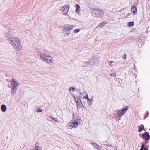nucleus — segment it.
Segmentation results:
<instances>
[{"instance_id":"obj_1","label":"nucleus","mask_w":150,"mask_h":150,"mask_svg":"<svg viewBox=\"0 0 150 150\" xmlns=\"http://www.w3.org/2000/svg\"><path fill=\"white\" fill-rule=\"evenodd\" d=\"M9 40L16 50L20 51L22 50V46L17 38L11 37L9 38Z\"/></svg>"},{"instance_id":"obj_2","label":"nucleus","mask_w":150,"mask_h":150,"mask_svg":"<svg viewBox=\"0 0 150 150\" xmlns=\"http://www.w3.org/2000/svg\"><path fill=\"white\" fill-rule=\"evenodd\" d=\"M82 122L81 119L79 117H77L75 121L73 122H69L67 125V126L69 129L76 128Z\"/></svg>"},{"instance_id":"obj_3","label":"nucleus","mask_w":150,"mask_h":150,"mask_svg":"<svg viewBox=\"0 0 150 150\" xmlns=\"http://www.w3.org/2000/svg\"><path fill=\"white\" fill-rule=\"evenodd\" d=\"M91 13L93 16L101 18L103 16L104 13L101 10L96 8L92 10Z\"/></svg>"},{"instance_id":"obj_4","label":"nucleus","mask_w":150,"mask_h":150,"mask_svg":"<svg viewBox=\"0 0 150 150\" xmlns=\"http://www.w3.org/2000/svg\"><path fill=\"white\" fill-rule=\"evenodd\" d=\"M40 57L45 62H47L48 63H52L53 62V60L52 57L47 56L46 57L44 54H41L40 55Z\"/></svg>"},{"instance_id":"obj_5","label":"nucleus","mask_w":150,"mask_h":150,"mask_svg":"<svg viewBox=\"0 0 150 150\" xmlns=\"http://www.w3.org/2000/svg\"><path fill=\"white\" fill-rule=\"evenodd\" d=\"M129 108V107L126 106L122 109L120 110L118 112V115L119 116H122L125 112Z\"/></svg>"},{"instance_id":"obj_6","label":"nucleus","mask_w":150,"mask_h":150,"mask_svg":"<svg viewBox=\"0 0 150 150\" xmlns=\"http://www.w3.org/2000/svg\"><path fill=\"white\" fill-rule=\"evenodd\" d=\"M74 26L71 25L67 24L64 26L63 31L65 32H69L70 30H73Z\"/></svg>"},{"instance_id":"obj_7","label":"nucleus","mask_w":150,"mask_h":150,"mask_svg":"<svg viewBox=\"0 0 150 150\" xmlns=\"http://www.w3.org/2000/svg\"><path fill=\"white\" fill-rule=\"evenodd\" d=\"M131 11L132 14L135 15L137 13V11L136 7L134 5L131 6Z\"/></svg>"},{"instance_id":"obj_8","label":"nucleus","mask_w":150,"mask_h":150,"mask_svg":"<svg viewBox=\"0 0 150 150\" xmlns=\"http://www.w3.org/2000/svg\"><path fill=\"white\" fill-rule=\"evenodd\" d=\"M142 138L144 139L146 141L149 140L150 139V136L148 132H145L143 134Z\"/></svg>"},{"instance_id":"obj_9","label":"nucleus","mask_w":150,"mask_h":150,"mask_svg":"<svg viewBox=\"0 0 150 150\" xmlns=\"http://www.w3.org/2000/svg\"><path fill=\"white\" fill-rule=\"evenodd\" d=\"M11 83L12 87L17 88L18 83L17 82L15 81L14 79H12L11 81Z\"/></svg>"},{"instance_id":"obj_10","label":"nucleus","mask_w":150,"mask_h":150,"mask_svg":"<svg viewBox=\"0 0 150 150\" xmlns=\"http://www.w3.org/2000/svg\"><path fill=\"white\" fill-rule=\"evenodd\" d=\"M80 97L83 99H88V96L87 93L86 92H84L81 93L80 95Z\"/></svg>"},{"instance_id":"obj_11","label":"nucleus","mask_w":150,"mask_h":150,"mask_svg":"<svg viewBox=\"0 0 150 150\" xmlns=\"http://www.w3.org/2000/svg\"><path fill=\"white\" fill-rule=\"evenodd\" d=\"M63 8V10H62L63 13L64 14H67L69 9V7L66 5H64L62 8V9Z\"/></svg>"},{"instance_id":"obj_12","label":"nucleus","mask_w":150,"mask_h":150,"mask_svg":"<svg viewBox=\"0 0 150 150\" xmlns=\"http://www.w3.org/2000/svg\"><path fill=\"white\" fill-rule=\"evenodd\" d=\"M138 127V131L139 132H141L144 129V127L143 124H141Z\"/></svg>"},{"instance_id":"obj_13","label":"nucleus","mask_w":150,"mask_h":150,"mask_svg":"<svg viewBox=\"0 0 150 150\" xmlns=\"http://www.w3.org/2000/svg\"><path fill=\"white\" fill-rule=\"evenodd\" d=\"M108 23L106 21H105L102 22L100 23L98 26V27H102L103 26H104L105 24H106Z\"/></svg>"},{"instance_id":"obj_14","label":"nucleus","mask_w":150,"mask_h":150,"mask_svg":"<svg viewBox=\"0 0 150 150\" xmlns=\"http://www.w3.org/2000/svg\"><path fill=\"white\" fill-rule=\"evenodd\" d=\"M1 109L2 112H4L6 110V107L5 105H2L1 106Z\"/></svg>"},{"instance_id":"obj_15","label":"nucleus","mask_w":150,"mask_h":150,"mask_svg":"<svg viewBox=\"0 0 150 150\" xmlns=\"http://www.w3.org/2000/svg\"><path fill=\"white\" fill-rule=\"evenodd\" d=\"M76 103L77 106L79 107H81V105H82V103L80 99L79 100H78V101H77Z\"/></svg>"},{"instance_id":"obj_16","label":"nucleus","mask_w":150,"mask_h":150,"mask_svg":"<svg viewBox=\"0 0 150 150\" xmlns=\"http://www.w3.org/2000/svg\"><path fill=\"white\" fill-rule=\"evenodd\" d=\"M17 88H15L12 87V90H11V93L12 94L14 95L15 92L16 91V90H17Z\"/></svg>"},{"instance_id":"obj_17","label":"nucleus","mask_w":150,"mask_h":150,"mask_svg":"<svg viewBox=\"0 0 150 150\" xmlns=\"http://www.w3.org/2000/svg\"><path fill=\"white\" fill-rule=\"evenodd\" d=\"M134 24V23L133 22H130L128 23V25L129 27L133 26Z\"/></svg>"},{"instance_id":"obj_18","label":"nucleus","mask_w":150,"mask_h":150,"mask_svg":"<svg viewBox=\"0 0 150 150\" xmlns=\"http://www.w3.org/2000/svg\"><path fill=\"white\" fill-rule=\"evenodd\" d=\"M144 145L143 144H142L140 150H143V149L144 150H148V149H147L146 148H144Z\"/></svg>"},{"instance_id":"obj_19","label":"nucleus","mask_w":150,"mask_h":150,"mask_svg":"<svg viewBox=\"0 0 150 150\" xmlns=\"http://www.w3.org/2000/svg\"><path fill=\"white\" fill-rule=\"evenodd\" d=\"M73 98L74 101L76 102L77 101H78L80 99H79L78 97H76L75 96H74Z\"/></svg>"},{"instance_id":"obj_20","label":"nucleus","mask_w":150,"mask_h":150,"mask_svg":"<svg viewBox=\"0 0 150 150\" xmlns=\"http://www.w3.org/2000/svg\"><path fill=\"white\" fill-rule=\"evenodd\" d=\"M80 31V30L79 29H76L74 30L73 31L74 33H77Z\"/></svg>"},{"instance_id":"obj_21","label":"nucleus","mask_w":150,"mask_h":150,"mask_svg":"<svg viewBox=\"0 0 150 150\" xmlns=\"http://www.w3.org/2000/svg\"><path fill=\"white\" fill-rule=\"evenodd\" d=\"M71 88H72V92H73L75 90V87H71V88H69V91H71Z\"/></svg>"},{"instance_id":"obj_22","label":"nucleus","mask_w":150,"mask_h":150,"mask_svg":"<svg viewBox=\"0 0 150 150\" xmlns=\"http://www.w3.org/2000/svg\"><path fill=\"white\" fill-rule=\"evenodd\" d=\"M53 120L55 122H59V120L57 118H53Z\"/></svg>"},{"instance_id":"obj_23","label":"nucleus","mask_w":150,"mask_h":150,"mask_svg":"<svg viewBox=\"0 0 150 150\" xmlns=\"http://www.w3.org/2000/svg\"><path fill=\"white\" fill-rule=\"evenodd\" d=\"M92 144L94 146H98L100 147V146L97 143H92Z\"/></svg>"},{"instance_id":"obj_24","label":"nucleus","mask_w":150,"mask_h":150,"mask_svg":"<svg viewBox=\"0 0 150 150\" xmlns=\"http://www.w3.org/2000/svg\"><path fill=\"white\" fill-rule=\"evenodd\" d=\"M76 11L77 9H79L80 8V6L79 5L76 4Z\"/></svg>"},{"instance_id":"obj_25","label":"nucleus","mask_w":150,"mask_h":150,"mask_svg":"<svg viewBox=\"0 0 150 150\" xmlns=\"http://www.w3.org/2000/svg\"><path fill=\"white\" fill-rule=\"evenodd\" d=\"M38 111L39 112H42V110L41 109L38 108Z\"/></svg>"},{"instance_id":"obj_26","label":"nucleus","mask_w":150,"mask_h":150,"mask_svg":"<svg viewBox=\"0 0 150 150\" xmlns=\"http://www.w3.org/2000/svg\"><path fill=\"white\" fill-rule=\"evenodd\" d=\"M126 54H125V55H123L122 56V57L123 58V59H125L126 58Z\"/></svg>"},{"instance_id":"obj_27","label":"nucleus","mask_w":150,"mask_h":150,"mask_svg":"<svg viewBox=\"0 0 150 150\" xmlns=\"http://www.w3.org/2000/svg\"><path fill=\"white\" fill-rule=\"evenodd\" d=\"M131 15V13H129L128 14H127V16H126V17H125V18H126V17H127L128 16H130Z\"/></svg>"},{"instance_id":"obj_28","label":"nucleus","mask_w":150,"mask_h":150,"mask_svg":"<svg viewBox=\"0 0 150 150\" xmlns=\"http://www.w3.org/2000/svg\"><path fill=\"white\" fill-rule=\"evenodd\" d=\"M88 99V102H91V100L90 99H89L88 98V99Z\"/></svg>"},{"instance_id":"obj_29","label":"nucleus","mask_w":150,"mask_h":150,"mask_svg":"<svg viewBox=\"0 0 150 150\" xmlns=\"http://www.w3.org/2000/svg\"><path fill=\"white\" fill-rule=\"evenodd\" d=\"M50 118L51 119H53V117L52 116H51L50 117Z\"/></svg>"},{"instance_id":"obj_30","label":"nucleus","mask_w":150,"mask_h":150,"mask_svg":"<svg viewBox=\"0 0 150 150\" xmlns=\"http://www.w3.org/2000/svg\"><path fill=\"white\" fill-rule=\"evenodd\" d=\"M113 62H114V61H110V64H112V63H113Z\"/></svg>"},{"instance_id":"obj_31","label":"nucleus","mask_w":150,"mask_h":150,"mask_svg":"<svg viewBox=\"0 0 150 150\" xmlns=\"http://www.w3.org/2000/svg\"><path fill=\"white\" fill-rule=\"evenodd\" d=\"M96 149L97 150H100V149H99L98 148V147H97V148H96Z\"/></svg>"},{"instance_id":"obj_32","label":"nucleus","mask_w":150,"mask_h":150,"mask_svg":"<svg viewBox=\"0 0 150 150\" xmlns=\"http://www.w3.org/2000/svg\"><path fill=\"white\" fill-rule=\"evenodd\" d=\"M69 34H70V33H67V35H69Z\"/></svg>"}]
</instances>
